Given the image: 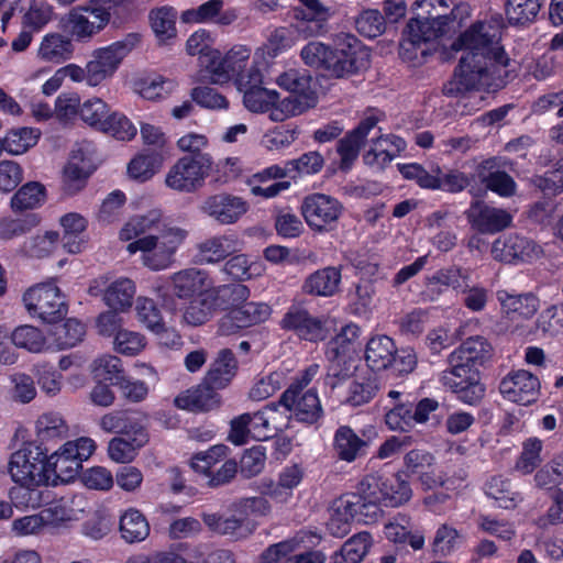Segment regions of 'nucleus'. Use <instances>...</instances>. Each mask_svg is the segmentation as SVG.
Returning <instances> with one entry per match:
<instances>
[{
  "mask_svg": "<svg viewBox=\"0 0 563 563\" xmlns=\"http://www.w3.org/2000/svg\"><path fill=\"white\" fill-rule=\"evenodd\" d=\"M85 333V325L77 319H67L64 323L56 324L52 330V335L59 350L75 346L82 341Z\"/></svg>",
  "mask_w": 563,
  "mask_h": 563,
  "instance_id": "58",
  "label": "nucleus"
},
{
  "mask_svg": "<svg viewBox=\"0 0 563 563\" xmlns=\"http://www.w3.org/2000/svg\"><path fill=\"white\" fill-rule=\"evenodd\" d=\"M223 5V0H209L198 8L184 11L180 19L185 23L214 22L221 26H228L238 20L239 10L235 8L224 10Z\"/></svg>",
  "mask_w": 563,
  "mask_h": 563,
  "instance_id": "22",
  "label": "nucleus"
},
{
  "mask_svg": "<svg viewBox=\"0 0 563 563\" xmlns=\"http://www.w3.org/2000/svg\"><path fill=\"white\" fill-rule=\"evenodd\" d=\"M93 152V146L89 142L76 144L65 166V177L74 181L87 178L95 169Z\"/></svg>",
  "mask_w": 563,
  "mask_h": 563,
  "instance_id": "33",
  "label": "nucleus"
},
{
  "mask_svg": "<svg viewBox=\"0 0 563 563\" xmlns=\"http://www.w3.org/2000/svg\"><path fill=\"white\" fill-rule=\"evenodd\" d=\"M134 294V283L129 278H119L108 286L103 300L111 309L123 311L132 306Z\"/></svg>",
  "mask_w": 563,
  "mask_h": 563,
  "instance_id": "52",
  "label": "nucleus"
},
{
  "mask_svg": "<svg viewBox=\"0 0 563 563\" xmlns=\"http://www.w3.org/2000/svg\"><path fill=\"white\" fill-rule=\"evenodd\" d=\"M174 294L179 298H188L196 292H203L206 273L196 268H187L172 276Z\"/></svg>",
  "mask_w": 563,
  "mask_h": 563,
  "instance_id": "48",
  "label": "nucleus"
},
{
  "mask_svg": "<svg viewBox=\"0 0 563 563\" xmlns=\"http://www.w3.org/2000/svg\"><path fill=\"white\" fill-rule=\"evenodd\" d=\"M48 452L47 446L29 444L11 454L8 471L12 481L29 494L27 506H40L42 493L35 488L48 485V476L45 473Z\"/></svg>",
  "mask_w": 563,
  "mask_h": 563,
  "instance_id": "3",
  "label": "nucleus"
},
{
  "mask_svg": "<svg viewBox=\"0 0 563 563\" xmlns=\"http://www.w3.org/2000/svg\"><path fill=\"white\" fill-rule=\"evenodd\" d=\"M217 312L208 290L201 292L185 308L183 320L191 327L206 323Z\"/></svg>",
  "mask_w": 563,
  "mask_h": 563,
  "instance_id": "53",
  "label": "nucleus"
},
{
  "mask_svg": "<svg viewBox=\"0 0 563 563\" xmlns=\"http://www.w3.org/2000/svg\"><path fill=\"white\" fill-rule=\"evenodd\" d=\"M411 487L404 473L398 472L385 477L384 506L399 507L410 500Z\"/></svg>",
  "mask_w": 563,
  "mask_h": 563,
  "instance_id": "51",
  "label": "nucleus"
},
{
  "mask_svg": "<svg viewBox=\"0 0 563 563\" xmlns=\"http://www.w3.org/2000/svg\"><path fill=\"white\" fill-rule=\"evenodd\" d=\"M202 520L213 532L235 539L245 538L252 532L250 522L235 516L224 518L217 514H203Z\"/></svg>",
  "mask_w": 563,
  "mask_h": 563,
  "instance_id": "41",
  "label": "nucleus"
},
{
  "mask_svg": "<svg viewBox=\"0 0 563 563\" xmlns=\"http://www.w3.org/2000/svg\"><path fill=\"white\" fill-rule=\"evenodd\" d=\"M11 340L16 347L25 349L32 353L42 352L46 344L42 331L27 324L15 328L11 334Z\"/></svg>",
  "mask_w": 563,
  "mask_h": 563,
  "instance_id": "60",
  "label": "nucleus"
},
{
  "mask_svg": "<svg viewBox=\"0 0 563 563\" xmlns=\"http://www.w3.org/2000/svg\"><path fill=\"white\" fill-rule=\"evenodd\" d=\"M26 310L45 322L56 323L67 313V305L59 288L52 283L31 287L24 295Z\"/></svg>",
  "mask_w": 563,
  "mask_h": 563,
  "instance_id": "9",
  "label": "nucleus"
},
{
  "mask_svg": "<svg viewBox=\"0 0 563 563\" xmlns=\"http://www.w3.org/2000/svg\"><path fill=\"white\" fill-rule=\"evenodd\" d=\"M448 364L449 367L442 371L440 376V382L448 389H455L479 376L476 368L465 364L452 353L448 357Z\"/></svg>",
  "mask_w": 563,
  "mask_h": 563,
  "instance_id": "49",
  "label": "nucleus"
},
{
  "mask_svg": "<svg viewBox=\"0 0 563 563\" xmlns=\"http://www.w3.org/2000/svg\"><path fill=\"white\" fill-rule=\"evenodd\" d=\"M119 530L128 543L144 541L150 536V523L146 517L136 508L126 509L120 517Z\"/></svg>",
  "mask_w": 563,
  "mask_h": 563,
  "instance_id": "38",
  "label": "nucleus"
},
{
  "mask_svg": "<svg viewBox=\"0 0 563 563\" xmlns=\"http://www.w3.org/2000/svg\"><path fill=\"white\" fill-rule=\"evenodd\" d=\"M262 81V74L256 66H252L249 75L239 79L238 89L243 92V102L252 112H272L279 103L278 92L263 88Z\"/></svg>",
  "mask_w": 563,
  "mask_h": 563,
  "instance_id": "17",
  "label": "nucleus"
},
{
  "mask_svg": "<svg viewBox=\"0 0 563 563\" xmlns=\"http://www.w3.org/2000/svg\"><path fill=\"white\" fill-rule=\"evenodd\" d=\"M498 299L505 316L510 321H522L532 318L539 309V299L533 294L510 295L498 292Z\"/></svg>",
  "mask_w": 563,
  "mask_h": 563,
  "instance_id": "29",
  "label": "nucleus"
},
{
  "mask_svg": "<svg viewBox=\"0 0 563 563\" xmlns=\"http://www.w3.org/2000/svg\"><path fill=\"white\" fill-rule=\"evenodd\" d=\"M45 200V187L36 181L23 185L11 198V208L23 211L41 206Z\"/></svg>",
  "mask_w": 563,
  "mask_h": 563,
  "instance_id": "57",
  "label": "nucleus"
},
{
  "mask_svg": "<svg viewBox=\"0 0 563 563\" xmlns=\"http://www.w3.org/2000/svg\"><path fill=\"white\" fill-rule=\"evenodd\" d=\"M486 495L504 509H514L521 503L522 497L511 482L503 476H493L485 485Z\"/></svg>",
  "mask_w": 563,
  "mask_h": 563,
  "instance_id": "43",
  "label": "nucleus"
},
{
  "mask_svg": "<svg viewBox=\"0 0 563 563\" xmlns=\"http://www.w3.org/2000/svg\"><path fill=\"white\" fill-rule=\"evenodd\" d=\"M334 48L328 60V73L335 78H345L365 70L369 66V51L353 34L340 33L334 37Z\"/></svg>",
  "mask_w": 563,
  "mask_h": 563,
  "instance_id": "6",
  "label": "nucleus"
},
{
  "mask_svg": "<svg viewBox=\"0 0 563 563\" xmlns=\"http://www.w3.org/2000/svg\"><path fill=\"white\" fill-rule=\"evenodd\" d=\"M541 0H507L506 15L510 24L526 25L536 20Z\"/></svg>",
  "mask_w": 563,
  "mask_h": 563,
  "instance_id": "54",
  "label": "nucleus"
},
{
  "mask_svg": "<svg viewBox=\"0 0 563 563\" xmlns=\"http://www.w3.org/2000/svg\"><path fill=\"white\" fill-rule=\"evenodd\" d=\"M63 227L62 242L69 253H79L84 244L87 220L79 213H68L60 219Z\"/></svg>",
  "mask_w": 563,
  "mask_h": 563,
  "instance_id": "45",
  "label": "nucleus"
},
{
  "mask_svg": "<svg viewBox=\"0 0 563 563\" xmlns=\"http://www.w3.org/2000/svg\"><path fill=\"white\" fill-rule=\"evenodd\" d=\"M453 23L451 14L441 12H428L410 19L399 46V56L412 66L422 65L433 49V42L445 35Z\"/></svg>",
  "mask_w": 563,
  "mask_h": 563,
  "instance_id": "2",
  "label": "nucleus"
},
{
  "mask_svg": "<svg viewBox=\"0 0 563 563\" xmlns=\"http://www.w3.org/2000/svg\"><path fill=\"white\" fill-rule=\"evenodd\" d=\"M99 426L106 432L119 433L121 435L147 432L133 413L123 410H114L102 416Z\"/></svg>",
  "mask_w": 563,
  "mask_h": 563,
  "instance_id": "39",
  "label": "nucleus"
},
{
  "mask_svg": "<svg viewBox=\"0 0 563 563\" xmlns=\"http://www.w3.org/2000/svg\"><path fill=\"white\" fill-rule=\"evenodd\" d=\"M540 387L539 378L525 369L509 372L499 383L503 397L521 406L537 401Z\"/></svg>",
  "mask_w": 563,
  "mask_h": 563,
  "instance_id": "16",
  "label": "nucleus"
},
{
  "mask_svg": "<svg viewBox=\"0 0 563 563\" xmlns=\"http://www.w3.org/2000/svg\"><path fill=\"white\" fill-rule=\"evenodd\" d=\"M452 354L476 368L490 357L492 346L485 338L476 335L466 339Z\"/></svg>",
  "mask_w": 563,
  "mask_h": 563,
  "instance_id": "44",
  "label": "nucleus"
},
{
  "mask_svg": "<svg viewBox=\"0 0 563 563\" xmlns=\"http://www.w3.org/2000/svg\"><path fill=\"white\" fill-rule=\"evenodd\" d=\"M81 464L74 454L66 453V444L49 456H46L45 473L48 476V484H57L58 481L67 483L75 478L81 468Z\"/></svg>",
  "mask_w": 563,
  "mask_h": 563,
  "instance_id": "28",
  "label": "nucleus"
},
{
  "mask_svg": "<svg viewBox=\"0 0 563 563\" xmlns=\"http://www.w3.org/2000/svg\"><path fill=\"white\" fill-rule=\"evenodd\" d=\"M41 135L40 130L33 128H18L11 130L3 139V147L13 155L25 153L37 143Z\"/></svg>",
  "mask_w": 563,
  "mask_h": 563,
  "instance_id": "56",
  "label": "nucleus"
},
{
  "mask_svg": "<svg viewBox=\"0 0 563 563\" xmlns=\"http://www.w3.org/2000/svg\"><path fill=\"white\" fill-rule=\"evenodd\" d=\"M210 298L217 311L232 310L242 305L250 297V289L239 283L221 285L209 289Z\"/></svg>",
  "mask_w": 563,
  "mask_h": 563,
  "instance_id": "40",
  "label": "nucleus"
},
{
  "mask_svg": "<svg viewBox=\"0 0 563 563\" xmlns=\"http://www.w3.org/2000/svg\"><path fill=\"white\" fill-rule=\"evenodd\" d=\"M170 228L164 222L162 211L152 209L144 214L132 217L121 229L120 239L122 241H135L145 235H157L165 229Z\"/></svg>",
  "mask_w": 563,
  "mask_h": 563,
  "instance_id": "25",
  "label": "nucleus"
},
{
  "mask_svg": "<svg viewBox=\"0 0 563 563\" xmlns=\"http://www.w3.org/2000/svg\"><path fill=\"white\" fill-rule=\"evenodd\" d=\"M355 27L361 35L374 38L385 32L386 21L378 10L366 9L356 16Z\"/></svg>",
  "mask_w": 563,
  "mask_h": 563,
  "instance_id": "63",
  "label": "nucleus"
},
{
  "mask_svg": "<svg viewBox=\"0 0 563 563\" xmlns=\"http://www.w3.org/2000/svg\"><path fill=\"white\" fill-rule=\"evenodd\" d=\"M406 148V142L394 134L379 135L372 140L369 150L364 154V163L383 169Z\"/></svg>",
  "mask_w": 563,
  "mask_h": 563,
  "instance_id": "26",
  "label": "nucleus"
},
{
  "mask_svg": "<svg viewBox=\"0 0 563 563\" xmlns=\"http://www.w3.org/2000/svg\"><path fill=\"white\" fill-rule=\"evenodd\" d=\"M187 231L174 227L157 235H145L128 244L130 254L140 252L142 264L151 271H163L172 266L179 245L187 238Z\"/></svg>",
  "mask_w": 563,
  "mask_h": 563,
  "instance_id": "5",
  "label": "nucleus"
},
{
  "mask_svg": "<svg viewBox=\"0 0 563 563\" xmlns=\"http://www.w3.org/2000/svg\"><path fill=\"white\" fill-rule=\"evenodd\" d=\"M91 371L96 378L108 380L113 386H115L117 380L125 375L121 360L114 355L97 357L91 363Z\"/></svg>",
  "mask_w": 563,
  "mask_h": 563,
  "instance_id": "62",
  "label": "nucleus"
},
{
  "mask_svg": "<svg viewBox=\"0 0 563 563\" xmlns=\"http://www.w3.org/2000/svg\"><path fill=\"white\" fill-rule=\"evenodd\" d=\"M236 372L238 361L233 352L230 349H222L211 363L203 379L211 386L222 389L231 383Z\"/></svg>",
  "mask_w": 563,
  "mask_h": 563,
  "instance_id": "31",
  "label": "nucleus"
},
{
  "mask_svg": "<svg viewBox=\"0 0 563 563\" xmlns=\"http://www.w3.org/2000/svg\"><path fill=\"white\" fill-rule=\"evenodd\" d=\"M358 500L354 495L347 494L333 500L327 522V529L331 536L343 538L351 531V523L356 518L353 507H357Z\"/></svg>",
  "mask_w": 563,
  "mask_h": 563,
  "instance_id": "27",
  "label": "nucleus"
},
{
  "mask_svg": "<svg viewBox=\"0 0 563 563\" xmlns=\"http://www.w3.org/2000/svg\"><path fill=\"white\" fill-rule=\"evenodd\" d=\"M141 38L140 33L133 32L109 46L96 49L87 63L88 85L95 87L111 77L123 58L141 43Z\"/></svg>",
  "mask_w": 563,
  "mask_h": 563,
  "instance_id": "8",
  "label": "nucleus"
},
{
  "mask_svg": "<svg viewBox=\"0 0 563 563\" xmlns=\"http://www.w3.org/2000/svg\"><path fill=\"white\" fill-rule=\"evenodd\" d=\"M238 238L233 234L216 235L197 245L201 263H218L236 251Z\"/></svg>",
  "mask_w": 563,
  "mask_h": 563,
  "instance_id": "34",
  "label": "nucleus"
},
{
  "mask_svg": "<svg viewBox=\"0 0 563 563\" xmlns=\"http://www.w3.org/2000/svg\"><path fill=\"white\" fill-rule=\"evenodd\" d=\"M367 442L361 439L349 426L336 429L333 438V450L338 459L344 462H354L365 454Z\"/></svg>",
  "mask_w": 563,
  "mask_h": 563,
  "instance_id": "32",
  "label": "nucleus"
},
{
  "mask_svg": "<svg viewBox=\"0 0 563 563\" xmlns=\"http://www.w3.org/2000/svg\"><path fill=\"white\" fill-rule=\"evenodd\" d=\"M249 209L250 205L244 198L227 191L207 196L199 206L202 214L220 225L238 223Z\"/></svg>",
  "mask_w": 563,
  "mask_h": 563,
  "instance_id": "12",
  "label": "nucleus"
},
{
  "mask_svg": "<svg viewBox=\"0 0 563 563\" xmlns=\"http://www.w3.org/2000/svg\"><path fill=\"white\" fill-rule=\"evenodd\" d=\"M282 327L294 331L300 339L307 341L316 342L324 339L321 320L300 307L289 308L282 320Z\"/></svg>",
  "mask_w": 563,
  "mask_h": 563,
  "instance_id": "23",
  "label": "nucleus"
},
{
  "mask_svg": "<svg viewBox=\"0 0 563 563\" xmlns=\"http://www.w3.org/2000/svg\"><path fill=\"white\" fill-rule=\"evenodd\" d=\"M147 442V432L115 437L110 440L108 445L109 457L117 463H130Z\"/></svg>",
  "mask_w": 563,
  "mask_h": 563,
  "instance_id": "35",
  "label": "nucleus"
},
{
  "mask_svg": "<svg viewBox=\"0 0 563 563\" xmlns=\"http://www.w3.org/2000/svg\"><path fill=\"white\" fill-rule=\"evenodd\" d=\"M36 434L38 445L51 441L63 440L68 434V426L65 419L57 412H45L36 421Z\"/></svg>",
  "mask_w": 563,
  "mask_h": 563,
  "instance_id": "47",
  "label": "nucleus"
},
{
  "mask_svg": "<svg viewBox=\"0 0 563 563\" xmlns=\"http://www.w3.org/2000/svg\"><path fill=\"white\" fill-rule=\"evenodd\" d=\"M540 247L519 234H508L496 239L492 245L494 260L504 263L526 262L538 257Z\"/></svg>",
  "mask_w": 563,
  "mask_h": 563,
  "instance_id": "19",
  "label": "nucleus"
},
{
  "mask_svg": "<svg viewBox=\"0 0 563 563\" xmlns=\"http://www.w3.org/2000/svg\"><path fill=\"white\" fill-rule=\"evenodd\" d=\"M278 402H272L265 406L263 410L250 413L252 439L257 441L267 440L278 430L277 427H272L274 417L278 409Z\"/></svg>",
  "mask_w": 563,
  "mask_h": 563,
  "instance_id": "59",
  "label": "nucleus"
},
{
  "mask_svg": "<svg viewBox=\"0 0 563 563\" xmlns=\"http://www.w3.org/2000/svg\"><path fill=\"white\" fill-rule=\"evenodd\" d=\"M209 154L198 153L180 157L168 170L165 184L172 190L192 194L203 187L212 169Z\"/></svg>",
  "mask_w": 563,
  "mask_h": 563,
  "instance_id": "7",
  "label": "nucleus"
},
{
  "mask_svg": "<svg viewBox=\"0 0 563 563\" xmlns=\"http://www.w3.org/2000/svg\"><path fill=\"white\" fill-rule=\"evenodd\" d=\"M162 156L156 153H142L134 157L129 166V175L140 181L150 179L161 167Z\"/></svg>",
  "mask_w": 563,
  "mask_h": 563,
  "instance_id": "61",
  "label": "nucleus"
},
{
  "mask_svg": "<svg viewBox=\"0 0 563 563\" xmlns=\"http://www.w3.org/2000/svg\"><path fill=\"white\" fill-rule=\"evenodd\" d=\"M468 272L457 266L442 268L428 278V291L432 295L442 292L441 286L451 287L454 290H462L467 287Z\"/></svg>",
  "mask_w": 563,
  "mask_h": 563,
  "instance_id": "46",
  "label": "nucleus"
},
{
  "mask_svg": "<svg viewBox=\"0 0 563 563\" xmlns=\"http://www.w3.org/2000/svg\"><path fill=\"white\" fill-rule=\"evenodd\" d=\"M136 313L140 322L154 333L172 334L176 338L173 330L165 328L159 309L155 301L150 298H139L136 301Z\"/></svg>",
  "mask_w": 563,
  "mask_h": 563,
  "instance_id": "55",
  "label": "nucleus"
},
{
  "mask_svg": "<svg viewBox=\"0 0 563 563\" xmlns=\"http://www.w3.org/2000/svg\"><path fill=\"white\" fill-rule=\"evenodd\" d=\"M218 388L208 384L205 379L185 391H181L174 400L175 406L192 412L210 411L220 406Z\"/></svg>",
  "mask_w": 563,
  "mask_h": 563,
  "instance_id": "21",
  "label": "nucleus"
},
{
  "mask_svg": "<svg viewBox=\"0 0 563 563\" xmlns=\"http://www.w3.org/2000/svg\"><path fill=\"white\" fill-rule=\"evenodd\" d=\"M342 210V205L335 198L323 194L306 197L301 206L308 225L320 232L334 229Z\"/></svg>",
  "mask_w": 563,
  "mask_h": 563,
  "instance_id": "15",
  "label": "nucleus"
},
{
  "mask_svg": "<svg viewBox=\"0 0 563 563\" xmlns=\"http://www.w3.org/2000/svg\"><path fill=\"white\" fill-rule=\"evenodd\" d=\"M372 547L368 532H358L347 539L341 549L333 553L331 563H361Z\"/></svg>",
  "mask_w": 563,
  "mask_h": 563,
  "instance_id": "42",
  "label": "nucleus"
},
{
  "mask_svg": "<svg viewBox=\"0 0 563 563\" xmlns=\"http://www.w3.org/2000/svg\"><path fill=\"white\" fill-rule=\"evenodd\" d=\"M124 0H108L109 7L86 8L84 12L73 10L68 14V27L78 41H85L99 33L110 21L111 3L118 5Z\"/></svg>",
  "mask_w": 563,
  "mask_h": 563,
  "instance_id": "18",
  "label": "nucleus"
},
{
  "mask_svg": "<svg viewBox=\"0 0 563 563\" xmlns=\"http://www.w3.org/2000/svg\"><path fill=\"white\" fill-rule=\"evenodd\" d=\"M278 405L283 406L290 417L298 422L312 426L320 422L324 411L314 389L297 390V386H288L280 395Z\"/></svg>",
  "mask_w": 563,
  "mask_h": 563,
  "instance_id": "13",
  "label": "nucleus"
},
{
  "mask_svg": "<svg viewBox=\"0 0 563 563\" xmlns=\"http://www.w3.org/2000/svg\"><path fill=\"white\" fill-rule=\"evenodd\" d=\"M396 346L387 335L373 336L366 344L365 360L373 371L386 369L395 360Z\"/></svg>",
  "mask_w": 563,
  "mask_h": 563,
  "instance_id": "36",
  "label": "nucleus"
},
{
  "mask_svg": "<svg viewBox=\"0 0 563 563\" xmlns=\"http://www.w3.org/2000/svg\"><path fill=\"white\" fill-rule=\"evenodd\" d=\"M71 54V41L58 33L45 35L38 48V56L44 60L53 63H62L70 58Z\"/></svg>",
  "mask_w": 563,
  "mask_h": 563,
  "instance_id": "50",
  "label": "nucleus"
},
{
  "mask_svg": "<svg viewBox=\"0 0 563 563\" xmlns=\"http://www.w3.org/2000/svg\"><path fill=\"white\" fill-rule=\"evenodd\" d=\"M277 84L289 92L269 113L274 122L299 115L317 103V93L312 88V77L307 70L288 69L280 74Z\"/></svg>",
  "mask_w": 563,
  "mask_h": 563,
  "instance_id": "4",
  "label": "nucleus"
},
{
  "mask_svg": "<svg viewBox=\"0 0 563 563\" xmlns=\"http://www.w3.org/2000/svg\"><path fill=\"white\" fill-rule=\"evenodd\" d=\"M503 19L476 22L451 45L463 51L453 77L442 88L446 97L455 98L473 90L497 91L506 85L509 58L499 45Z\"/></svg>",
  "mask_w": 563,
  "mask_h": 563,
  "instance_id": "1",
  "label": "nucleus"
},
{
  "mask_svg": "<svg viewBox=\"0 0 563 563\" xmlns=\"http://www.w3.org/2000/svg\"><path fill=\"white\" fill-rule=\"evenodd\" d=\"M378 121L379 119L376 115H367L354 130L338 142L336 151L341 157L340 167L342 169L351 168L354 161L358 157L365 139L376 128Z\"/></svg>",
  "mask_w": 563,
  "mask_h": 563,
  "instance_id": "20",
  "label": "nucleus"
},
{
  "mask_svg": "<svg viewBox=\"0 0 563 563\" xmlns=\"http://www.w3.org/2000/svg\"><path fill=\"white\" fill-rule=\"evenodd\" d=\"M151 29L159 44H166L177 36V11L169 5L152 9L148 13Z\"/></svg>",
  "mask_w": 563,
  "mask_h": 563,
  "instance_id": "37",
  "label": "nucleus"
},
{
  "mask_svg": "<svg viewBox=\"0 0 563 563\" xmlns=\"http://www.w3.org/2000/svg\"><path fill=\"white\" fill-rule=\"evenodd\" d=\"M471 228L481 234H496L511 227L512 214L483 200H473L464 211Z\"/></svg>",
  "mask_w": 563,
  "mask_h": 563,
  "instance_id": "14",
  "label": "nucleus"
},
{
  "mask_svg": "<svg viewBox=\"0 0 563 563\" xmlns=\"http://www.w3.org/2000/svg\"><path fill=\"white\" fill-rule=\"evenodd\" d=\"M340 283L341 269L328 266L310 274L302 285V290L313 296L330 297L339 290Z\"/></svg>",
  "mask_w": 563,
  "mask_h": 563,
  "instance_id": "30",
  "label": "nucleus"
},
{
  "mask_svg": "<svg viewBox=\"0 0 563 563\" xmlns=\"http://www.w3.org/2000/svg\"><path fill=\"white\" fill-rule=\"evenodd\" d=\"M301 7L292 9L291 26L305 38L323 36L330 31L333 10L320 0H298Z\"/></svg>",
  "mask_w": 563,
  "mask_h": 563,
  "instance_id": "11",
  "label": "nucleus"
},
{
  "mask_svg": "<svg viewBox=\"0 0 563 563\" xmlns=\"http://www.w3.org/2000/svg\"><path fill=\"white\" fill-rule=\"evenodd\" d=\"M250 57L251 48L243 45L232 47L224 57H221L217 51L212 54L210 63L206 64L210 80L213 84H224L235 79V84L239 86V79L247 76L251 67L256 66L250 60Z\"/></svg>",
  "mask_w": 563,
  "mask_h": 563,
  "instance_id": "10",
  "label": "nucleus"
},
{
  "mask_svg": "<svg viewBox=\"0 0 563 563\" xmlns=\"http://www.w3.org/2000/svg\"><path fill=\"white\" fill-rule=\"evenodd\" d=\"M379 385L376 376L363 377L361 380H353L349 387L346 402L351 406H362L368 402L378 391Z\"/></svg>",
  "mask_w": 563,
  "mask_h": 563,
  "instance_id": "64",
  "label": "nucleus"
},
{
  "mask_svg": "<svg viewBox=\"0 0 563 563\" xmlns=\"http://www.w3.org/2000/svg\"><path fill=\"white\" fill-rule=\"evenodd\" d=\"M475 176L488 190L500 197L508 198L516 194V181L505 170L499 169L496 158H488L478 164Z\"/></svg>",
  "mask_w": 563,
  "mask_h": 563,
  "instance_id": "24",
  "label": "nucleus"
}]
</instances>
